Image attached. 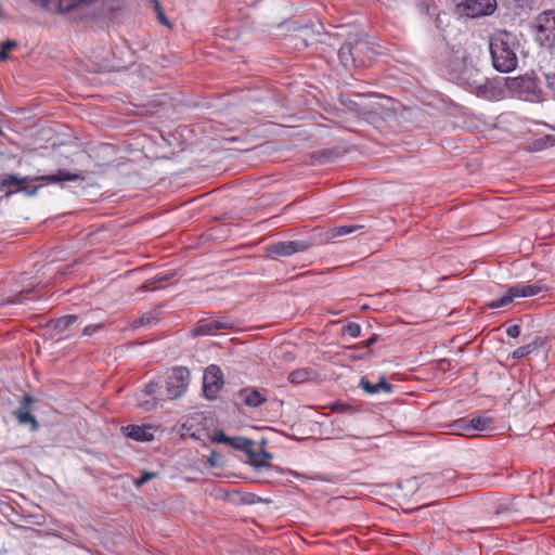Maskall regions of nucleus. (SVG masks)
Returning a JSON list of instances; mask_svg holds the SVG:
<instances>
[{
    "mask_svg": "<svg viewBox=\"0 0 555 555\" xmlns=\"http://www.w3.org/2000/svg\"><path fill=\"white\" fill-rule=\"evenodd\" d=\"M515 36L507 31L499 33L490 39V53L493 67L501 73H509L517 67Z\"/></svg>",
    "mask_w": 555,
    "mask_h": 555,
    "instance_id": "1",
    "label": "nucleus"
},
{
    "mask_svg": "<svg viewBox=\"0 0 555 555\" xmlns=\"http://www.w3.org/2000/svg\"><path fill=\"white\" fill-rule=\"evenodd\" d=\"M375 54V51L369 46V42L364 40L345 43L338 51L339 60L346 68L350 66L367 67L372 63Z\"/></svg>",
    "mask_w": 555,
    "mask_h": 555,
    "instance_id": "2",
    "label": "nucleus"
},
{
    "mask_svg": "<svg viewBox=\"0 0 555 555\" xmlns=\"http://www.w3.org/2000/svg\"><path fill=\"white\" fill-rule=\"evenodd\" d=\"M544 291H547V287L545 284H543L542 281H538L537 283L530 285L517 284L509 287L506 294L501 298L492 300L489 304V307L491 309L501 308L511 304L516 297H530Z\"/></svg>",
    "mask_w": 555,
    "mask_h": 555,
    "instance_id": "3",
    "label": "nucleus"
},
{
    "mask_svg": "<svg viewBox=\"0 0 555 555\" xmlns=\"http://www.w3.org/2000/svg\"><path fill=\"white\" fill-rule=\"evenodd\" d=\"M190 372L186 367H173L166 382V398L175 400L181 397L188 388Z\"/></svg>",
    "mask_w": 555,
    "mask_h": 555,
    "instance_id": "4",
    "label": "nucleus"
},
{
    "mask_svg": "<svg viewBox=\"0 0 555 555\" xmlns=\"http://www.w3.org/2000/svg\"><path fill=\"white\" fill-rule=\"evenodd\" d=\"M537 38L542 46L555 48V11L543 12L537 17Z\"/></svg>",
    "mask_w": 555,
    "mask_h": 555,
    "instance_id": "5",
    "label": "nucleus"
},
{
    "mask_svg": "<svg viewBox=\"0 0 555 555\" xmlns=\"http://www.w3.org/2000/svg\"><path fill=\"white\" fill-rule=\"evenodd\" d=\"M236 328V323L228 317H222L219 319H201L192 333L194 336H205V335H214L218 331H233Z\"/></svg>",
    "mask_w": 555,
    "mask_h": 555,
    "instance_id": "6",
    "label": "nucleus"
},
{
    "mask_svg": "<svg viewBox=\"0 0 555 555\" xmlns=\"http://www.w3.org/2000/svg\"><path fill=\"white\" fill-rule=\"evenodd\" d=\"M507 89L516 96L534 101L538 99L537 86L532 78L527 76H520L515 78H508L506 81Z\"/></svg>",
    "mask_w": 555,
    "mask_h": 555,
    "instance_id": "7",
    "label": "nucleus"
},
{
    "mask_svg": "<svg viewBox=\"0 0 555 555\" xmlns=\"http://www.w3.org/2000/svg\"><path fill=\"white\" fill-rule=\"evenodd\" d=\"M223 386V375L217 365H209L204 373L203 390L207 399H215Z\"/></svg>",
    "mask_w": 555,
    "mask_h": 555,
    "instance_id": "8",
    "label": "nucleus"
},
{
    "mask_svg": "<svg viewBox=\"0 0 555 555\" xmlns=\"http://www.w3.org/2000/svg\"><path fill=\"white\" fill-rule=\"evenodd\" d=\"M496 7L495 0H465L457 8L468 17H477L493 13Z\"/></svg>",
    "mask_w": 555,
    "mask_h": 555,
    "instance_id": "9",
    "label": "nucleus"
},
{
    "mask_svg": "<svg viewBox=\"0 0 555 555\" xmlns=\"http://www.w3.org/2000/svg\"><path fill=\"white\" fill-rule=\"evenodd\" d=\"M34 398L25 393L22 398L20 408L14 411V416L21 425L30 424L31 430H37L39 424L36 417L30 413V405L34 403Z\"/></svg>",
    "mask_w": 555,
    "mask_h": 555,
    "instance_id": "10",
    "label": "nucleus"
},
{
    "mask_svg": "<svg viewBox=\"0 0 555 555\" xmlns=\"http://www.w3.org/2000/svg\"><path fill=\"white\" fill-rule=\"evenodd\" d=\"M237 397L242 403L249 408H258L267 401V398L258 390L249 387L241 389Z\"/></svg>",
    "mask_w": 555,
    "mask_h": 555,
    "instance_id": "11",
    "label": "nucleus"
},
{
    "mask_svg": "<svg viewBox=\"0 0 555 555\" xmlns=\"http://www.w3.org/2000/svg\"><path fill=\"white\" fill-rule=\"evenodd\" d=\"M307 245H268L266 256L268 258H278L291 256L298 251H304Z\"/></svg>",
    "mask_w": 555,
    "mask_h": 555,
    "instance_id": "12",
    "label": "nucleus"
},
{
    "mask_svg": "<svg viewBox=\"0 0 555 555\" xmlns=\"http://www.w3.org/2000/svg\"><path fill=\"white\" fill-rule=\"evenodd\" d=\"M493 425V420L489 416H476L470 421L461 420L457 423V426L464 430H478L483 431L491 428Z\"/></svg>",
    "mask_w": 555,
    "mask_h": 555,
    "instance_id": "13",
    "label": "nucleus"
},
{
    "mask_svg": "<svg viewBox=\"0 0 555 555\" xmlns=\"http://www.w3.org/2000/svg\"><path fill=\"white\" fill-rule=\"evenodd\" d=\"M360 386L370 395L377 393L379 390H384L386 392H390L392 390V385L386 380L385 376L379 377V380L376 384H373L367 378L362 377L360 379Z\"/></svg>",
    "mask_w": 555,
    "mask_h": 555,
    "instance_id": "14",
    "label": "nucleus"
},
{
    "mask_svg": "<svg viewBox=\"0 0 555 555\" xmlns=\"http://www.w3.org/2000/svg\"><path fill=\"white\" fill-rule=\"evenodd\" d=\"M125 435L135 441H150L153 435L149 431L147 427L139 425H128L122 427Z\"/></svg>",
    "mask_w": 555,
    "mask_h": 555,
    "instance_id": "15",
    "label": "nucleus"
},
{
    "mask_svg": "<svg viewBox=\"0 0 555 555\" xmlns=\"http://www.w3.org/2000/svg\"><path fill=\"white\" fill-rule=\"evenodd\" d=\"M248 456L249 463L256 467H263L268 465V461L272 457V455L267 452L264 449H260L259 451L255 450V447L249 448V451L246 452Z\"/></svg>",
    "mask_w": 555,
    "mask_h": 555,
    "instance_id": "16",
    "label": "nucleus"
},
{
    "mask_svg": "<svg viewBox=\"0 0 555 555\" xmlns=\"http://www.w3.org/2000/svg\"><path fill=\"white\" fill-rule=\"evenodd\" d=\"M34 180H41L48 183H57L62 181H78L83 180V177L79 173L69 172V171H59L56 175H47L37 177Z\"/></svg>",
    "mask_w": 555,
    "mask_h": 555,
    "instance_id": "17",
    "label": "nucleus"
},
{
    "mask_svg": "<svg viewBox=\"0 0 555 555\" xmlns=\"http://www.w3.org/2000/svg\"><path fill=\"white\" fill-rule=\"evenodd\" d=\"M77 315L68 314L61 317L56 320L51 321L50 326L53 327L59 333H64L68 330L73 324L77 322Z\"/></svg>",
    "mask_w": 555,
    "mask_h": 555,
    "instance_id": "18",
    "label": "nucleus"
},
{
    "mask_svg": "<svg viewBox=\"0 0 555 555\" xmlns=\"http://www.w3.org/2000/svg\"><path fill=\"white\" fill-rule=\"evenodd\" d=\"M312 371L310 369H298L295 371H292L288 374V382L294 385L302 384L311 378Z\"/></svg>",
    "mask_w": 555,
    "mask_h": 555,
    "instance_id": "19",
    "label": "nucleus"
},
{
    "mask_svg": "<svg viewBox=\"0 0 555 555\" xmlns=\"http://www.w3.org/2000/svg\"><path fill=\"white\" fill-rule=\"evenodd\" d=\"M358 229L356 225H339L334 227L324 232L325 240H333L335 237H339L349 233L354 232Z\"/></svg>",
    "mask_w": 555,
    "mask_h": 555,
    "instance_id": "20",
    "label": "nucleus"
},
{
    "mask_svg": "<svg viewBox=\"0 0 555 555\" xmlns=\"http://www.w3.org/2000/svg\"><path fill=\"white\" fill-rule=\"evenodd\" d=\"M96 0H59V10L63 12H67L74 10L76 8H85Z\"/></svg>",
    "mask_w": 555,
    "mask_h": 555,
    "instance_id": "21",
    "label": "nucleus"
},
{
    "mask_svg": "<svg viewBox=\"0 0 555 555\" xmlns=\"http://www.w3.org/2000/svg\"><path fill=\"white\" fill-rule=\"evenodd\" d=\"M233 449L246 453L249 448L255 447V441L244 437H231L229 443Z\"/></svg>",
    "mask_w": 555,
    "mask_h": 555,
    "instance_id": "22",
    "label": "nucleus"
},
{
    "mask_svg": "<svg viewBox=\"0 0 555 555\" xmlns=\"http://www.w3.org/2000/svg\"><path fill=\"white\" fill-rule=\"evenodd\" d=\"M26 181H28V178H18L14 175H8L2 179L1 186L10 188L14 185L17 186V189L20 190Z\"/></svg>",
    "mask_w": 555,
    "mask_h": 555,
    "instance_id": "23",
    "label": "nucleus"
},
{
    "mask_svg": "<svg viewBox=\"0 0 555 555\" xmlns=\"http://www.w3.org/2000/svg\"><path fill=\"white\" fill-rule=\"evenodd\" d=\"M17 47V42L14 40H7L2 42L0 50V62L8 60L9 51L15 49Z\"/></svg>",
    "mask_w": 555,
    "mask_h": 555,
    "instance_id": "24",
    "label": "nucleus"
},
{
    "mask_svg": "<svg viewBox=\"0 0 555 555\" xmlns=\"http://www.w3.org/2000/svg\"><path fill=\"white\" fill-rule=\"evenodd\" d=\"M157 476H158V473H156V472H143L142 476L134 480V486L141 487L142 485H144L145 482H147L149 480H151Z\"/></svg>",
    "mask_w": 555,
    "mask_h": 555,
    "instance_id": "25",
    "label": "nucleus"
},
{
    "mask_svg": "<svg viewBox=\"0 0 555 555\" xmlns=\"http://www.w3.org/2000/svg\"><path fill=\"white\" fill-rule=\"evenodd\" d=\"M153 321H155L154 315L152 313H146V314H143L138 320H134L132 325H133V327H140L145 324H151Z\"/></svg>",
    "mask_w": 555,
    "mask_h": 555,
    "instance_id": "26",
    "label": "nucleus"
},
{
    "mask_svg": "<svg viewBox=\"0 0 555 555\" xmlns=\"http://www.w3.org/2000/svg\"><path fill=\"white\" fill-rule=\"evenodd\" d=\"M531 351H532V347H531V345L521 346V347L517 348V349L513 352V358H514V359H521V358H525V357H527Z\"/></svg>",
    "mask_w": 555,
    "mask_h": 555,
    "instance_id": "27",
    "label": "nucleus"
},
{
    "mask_svg": "<svg viewBox=\"0 0 555 555\" xmlns=\"http://www.w3.org/2000/svg\"><path fill=\"white\" fill-rule=\"evenodd\" d=\"M545 81L547 91L555 99V73L546 74Z\"/></svg>",
    "mask_w": 555,
    "mask_h": 555,
    "instance_id": "28",
    "label": "nucleus"
},
{
    "mask_svg": "<svg viewBox=\"0 0 555 555\" xmlns=\"http://www.w3.org/2000/svg\"><path fill=\"white\" fill-rule=\"evenodd\" d=\"M157 400L155 398L146 399V400H139V406L144 411H152L156 408Z\"/></svg>",
    "mask_w": 555,
    "mask_h": 555,
    "instance_id": "29",
    "label": "nucleus"
},
{
    "mask_svg": "<svg viewBox=\"0 0 555 555\" xmlns=\"http://www.w3.org/2000/svg\"><path fill=\"white\" fill-rule=\"evenodd\" d=\"M361 327L357 323H349L346 326L345 333H347L351 337H358L360 335Z\"/></svg>",
    "mask_w": 555,
    "mask_h": 555,
    "instance_id": "30",
    "label": "nucleus"
},
{
    "mask_svg": "<svg viewBox=\"0 0 555 555\" xmlns=\"http://www.w3.org/2000/svg\"><path fill=\"white\" fill-rule=\"evenodd\" d=\"M104 327V325L102 323H99V324H92V325H88L83 328L82 331V335L85 336H91L93 335L94 333L101 331L102 328Z\"/></svg>",
    "mask_w": 555,
    "mask_h": 555,
    "instance_id": "31",
    "label": "nucleus"
},
{
    "mask_svg": "<svg viewBox=\"0 0 555 555\" xmlns=\"http://www.w3.org/2000/svg\"><path fill=\"white\" fill-rule=\"evenodd\" d=\"M153 2L155 3V8H156V11H157V17H158V21L165 25V26H169V21L168 18L165 16L164 12L162 11L160 9V5L158 3L157 0H153Z\"/></svg>",
    "mask_w": 555,
    "mask_h": 555,
    "instance_id": "32",
    "label": "nucleus"
},
{
    "mask_svg": "<svg viewBox=\"0 0 555 555\" xmlns=\"http://www.w3.org/2000/svg\"><path fill=\"white\" fill-rule=\"evenodd\" d=\"M157 390V384L154 383V382H150L149 384H146L142 390V393L146 397H151L153 395H155Z\"/></svg>",
    "mask_w": 555,
    "mask_h": 555,
    "instance_id": "33",
    "label": "nucleus"
},
{
    "mask_svg": "<svg viewBox=\"0 0 555 555\" xmlns=\"http://www.w3.org/2000/svg\"><path fill=\"white\" fill-rule=\"evenodd\" d=\"M175 276V273H158L153 278L152 283L165 282Z\"/></svg>",
    "mask_w": 555,
    "mask_h": 555,
    "instance_id": "34",
    "label": "nucleus"
},
{
    "mask_svg": "<svg viewBox=\"0 0 555 555\" xmlns=\"http://www.w3.org/2000/svg\"><path fill=\"white\" fill-rule=\"evenodd\" d=\"M230 438L231 437H228L223 431H220L212 437V441L218 442V443H227L228 444L230 441Z\"/></svg>",
    "mask_w": 555,
    "mask_h": 555,
    "instance_id": "35",
    "label": "nucleus"
},
{
    "mask_svg": "<svg viewBox=\"0 0 555 555\" xmlns=\"http://www.w3.org/2000/svg\"><path fill=\"white\" fill-rule=\"evenodd\" d=\"M426 11H427V13L429 15H434V14L437 15V17H436V25H437V27H440V23L441 22H440V18H439V14L437 13V7L436 5L427 4L426 5Z\"/></svg>",
    "mask_w": 555,
    "mask_h": 555,
    "instance_id": "36",
    "label": "nucleus"
},
{
    "mask_svg": "<svg viewBox=\"0 0 555 555\" xmlns=\"http://www.w3.org/2000/svg\"><path fill=\"white\" fill-rule=\"evenodd\" d=\"M506 333L509 337H518L519 334H520V327L519 325H511L507 330H506Z\"/></svg>",
    "mask_w": 555,
    "mask_h": 555,
    "instance_id": "37",
    "label": "nucleus"
},
{
    "mask_svg": "<svg viewBox=\"0 0 555 555\" xmlns=\"http://www.w3.org/2000/svg\"><path fill=\"white\" fill-rule=\"evenodd\" d=\"M280 234H275L273 237V242L272 243H285L284 241L280 240L279 238ZM286 243H289V244H293V243H297L296 241H287Z\"/></svg>",
    "mask_w": 555,
    "mask_h": 555,
    "instance_id": "38",
    "label": "nucleus"
},
{
    "mask_svg": "<svg viewBox=\"0 0 555 555\" xmlns=\"http://www.w3.org/2000/svg\"><path fill=\"white\" fill-rule=\"evenodd\" d=\"M507 511H508V507H507V506H505V505H501V506H499V507H498V509L495 511V514H498V515H499V514L505 513V512H507Z\"/></svg>",
    "mask_w": 555,
    "mask_h": 555,
    "instance_id": "39",
    "label": "nucleus"
},
{
    "mask_svg": "<svg viewBox=\"0 0 555 555\" xmlns=\"http://www.w3.org/2000/svg\"><path fill=\"white\" fill-rule=\"evenodd\" d=\"M446 478L449 479V480H454L456 478V475L453 472H448L446 474Z\"/></svg>",
    "mask_w": 555,
    "mask_h": 555,
    "instance_id": "40",
    "label": "nucleus"
},
{
    "mask_svg": "<svg viewBox=\"0 0 555 555\" xmlns=\"http://www.w3.org/2000/svg\"><path fill=\"white\" fill-rule=\"evenodd\" d=\"M102 230H99L94 233H90L91 236H95L93 240H102V237H99V235L102 233Z\"/></svg>",
    "mask_w": 555,
    "mask_h": 555,
    "instance_id": "41",
    "label": "nucleus"
},
{
    "mask_svg": "<svg viewBox=\"0 0 555 555\" xmlns=\"http://www.w3.org/2000/svg\"><path fill=\"white\" fill-rule=\"evenodd\" d=\"M376 338L375 337H371L370 339H367L366 341V346H371L375 343Z\"/></svg>",
    "mask_w": 555,
    "mask_h": 555,
    "instance_id": "42",
    "label": "nucleus"
},
{
    "mask_svg": "<svg viewBox=\"0 0 555 555\" xmlns=\"http://www.w3.org/2000/svg\"><path fill=\"white\" fill-rule=\"evenodd\" d=\"M142 289H143V291H147V289H149L147 283H146V284H144V285H142Z\"/></svg>",
    "mask_w": 555,
    "mask_h": 555,
    "instance_id": "43",
    "label": "nucleus"
},
{
    "mask_svg": "<svg viewBox=\"0 0 555 555\" xmlns=\"http://www.w3.org/2000/svg\"><path fill=\"white\" fill-rule=\"evenodd\" d=\"M209 463H210V466H214V465H215V463H214V459H212V457H210V459H209Z\"/></svg>",
    "mask_w": 555,
    "mask_h": 555,
    "instance_id": "44",
    "label": "nucleus"
}]
</instances>
